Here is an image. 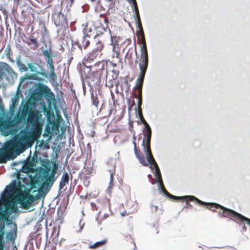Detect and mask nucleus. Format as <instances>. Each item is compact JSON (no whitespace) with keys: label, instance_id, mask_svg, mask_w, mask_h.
Masks as SVG:
<instances>
[{"label":"nucleus","instance_id":"6e6d98bb","mask_svg":"<svg viewBox=\"0 0 250 250\" xmlns=\"http://www.w3.org/2000/svg\"><path fill=\"white\" fill-rule=\"evenodd\" d=\"M131 243L133 244L134 249H135L136 248L135 244L133 240L132 239H131Z\"/></svg>","mask_w":250,"mask_h":250},{"label":"nucleus","instance_id":"7c9ffc66","mask_svg":"<svg viewBox=\"0 0 250 250\" xmlns=\"http://www.w3.org/2000/svg\"><path fill=\"white\" fill-rule=\"evenodd\" d=\"M15 237L16 234H14V233L12 231L8 232L7 233L6 238L8 240L14 241L15 239Z\"/></svg>","mask_w":250,"mask_h":250},{"label":"nucleus","instance_id":"4468645a","mask_svg":"<svg viewBox=\"0 0 250 250\" xmlns=\"http://www.w3.org/2000/svg\"><path fill=\"white\" fill-rule=\"evenodd\" d=\"M11 68L9 65L4 62H0V80L6 76V72H9Z\"/></svg>","mask_w":250,"mask_h":250},{"label":"nucleus","instance_id":"6ab92c4d","mask_svg":"<svg viewBox=\"0 0 250 250\" xmlns=\"http://www.w3.org/2000/svg\"><path fill=\"white\" fill-rule=\"evenodd\" d=\"M82 27H83V36H86L90 37L91 33L92 31V30L90 27H89L88 22H86L85 23H83L82 25Z\"/></svg>","mask_w":250,"mask_h":250},{"label":"nucleus","instance_id":"de8ad7c7","mask_svg":"<svg viewBox=\"0 0 250 250\" xmlns=\"http://www.w3.org/2000/svg\"><path fill=\"white\" fill-rule=\"evenodd\" d=\"M132 2L133 5L134 6V10H136V9H138V5H137V3L136 0Z\"/></svg>","mask_w":250,"mask_h":250},{"label":"nucleus","instance_id":"a878e982","mask_svg":"<svg viewBox=\"0 0 250 250\" xmlns=\"http://www.w3.org/2000/svg\"><path fill=\"white\" fill-rule=\"evenodd\" d=\"M59 245L60 247L62 248H67L69 246V242L68 240L62 238L60 240Z\"/></svg>","mask_w":250,"mask_h":250},{"label":"nucleus","instance_id":"bf43d9fd","mask_svg":"<svg viewBox=\"0 0 250 250\" xmlns=\"http://www.w3.org/2000/svg\"><path fill=\"white\" fill-rule=\"evenodd\" d=\"M2 35V29L0 27V39L1 38Z\"/></svg>","mask_w":250,"mask_h":250},{"label":"nucleus","instance_id":"ea45409f","mask_svg":"<svg viewBox=\"0 0 250 250\" xmlns=\"http://www.w3.org/2000/svg\"><path fill=\"white\" fill-rule=\"evenodd\" d=\"M51 180H52V176H50L47 177V178L45 180L44 182H46V183L48 184V185L49 186H51V185H52V183H53V182H51Z\"/></svg>","mask_w":250,"mask_h":250},{"label":"nucleus","instance_id":"f704fd0d","mask_svg":"<svg viewBox=\"0 0 250 250\" xmlns=\"http://www.w3.org/2000/svg\"><path fill=\"white\" fill-rule=\"evenodd\" d=\"M134 97L138 99V110H142L141 109V105L142 104V97H138V96L135 95Z\"/></svg>","mask_w":250,"mask_h":250},{"label":"nucleus","instance_id":"2eb2a0df","mask_svg":"<svg viewBox=\"0 0 250 250\" xmlns=\"http://www.w3.org/2000/svg\"><path fill=\"white\" fill-rule=\"evenodd\" d=\"M93 69V71L97 73H99L101 74V73L103 70L105 69V65L104 61H98L93 65L92 66V68Z\"/></svg>","mask_w":250,"mask_h":250},{"label":"nucleus","instance_id":"a19ab883","mask_svg":"<svg viewBox=\"0 0 250 250\" xmlns=\"http://www.w3.org/2000/svg\"><path fill=\"white\" fill-rule=\"evenodd\" d=\"M184 200H185L186 201V205L188 208H192V205H191L189 202L191 201L190 200H188V198H184Z\"/></svg>","mask_w":250,"mask_h":250},{"label":"nucleus","instance_id":"a18cd8bd","mask_svg":"<svg viewBox=\"0 0 250 250\" xmlns=\"http://www.w3.org/2000/svg\"><path fill=\"white\" fill-rule=\"evenodd\" d=\"M47 63L49 65L50 64H53V61L52 57L46 59Z\"/></svg>","mask_w":250,"mask_h":250},{"label":"nucleus","instance_id":"ddd939ff","mask_svg":"<svg viewBox=\"0 0 250 250\" xmlns=\"http://www.w3.org/2000/svg\"><path fill=\"white\" fill-rule=\"evenodd\" d=\"M167 196H168L169 198L172 199L179 200H184V198H188V200L191 201V202H194L195 203H200L203 204H205L204 203L201 202V200H199V199H198L197 198L193 195L176 196L171 194L170 193H169Z\"/></svg>","mask_w":250,"mask_h":250},{"label":"nucleus","instance_id":"473e14b6","mask_svg":"<svg viewBox=\"0 0 250 250\" xmlns=\"http://www.w3.org/2000/svg\"><path fill=\"white\" fill-rule=\"evenodd\" d=\"M50 187L48 185V184L46 183V182H43L40 188V190L43 191V190H48L49 187Z\"/></svg>","mask_w":250,"mask_h":250},{"label":"nucleus","instance_id":"864d4df0","mask_svg":"<svg viewBox=\"0 0 250 250\" xmlns=\"http://www.w3.org/2000/svg\"><path fill=\"white\" fill-rule=\"evenodd\" d=\"M127 214H127V212H126V210H125V211H123V212L121 213V216H123H123H125V215H127Z\"/></svg>","mask_w":250,"mask_h":250},{"label":"nucleus","instance_id":"09e8293b","mask_svg":"<svg viewBox=\"0 0 250 250\" xmlns=\"http://www.w3.org/2000/svg\"><path fill=\"white\" fill-rule=\"evenodd\" d=\"M158 208V207H157V206H156L152 205V206H151V209H152V210H153V211H157Z\"/></svg>","mask_w":250,"mask_h":250},{"label":"nucleus","instance_id":"9b49d317","mask_svg":"<svg viewBox=\"0 0 250 250\" xmlns=\"http://www.w3.org/2000/svg\"><path fill=\"white\" fill-rule=\"evenodd\" d=\"M136 137L133 136V144L134 145V151L135 155L137 158L138 159L139 162L144 166L147 167L148 166V162L146 160L144 154L142 153L140 149L137 148L136 143L135 142Z\"/></svg>","mask_w":250,"mask_h":250},{"label":"nucleus","instance_id":"13d9d810","mask_svg":"<svg viewBox=\"0 0 250 250\" xmlns=\"http://www.w3.org/2000/svg\"><path fill=\"white\" fill-rule=\"evenodd\" d=\"M29 67L30 68L31 71H33V68L34 67V66L32 64H29Z\"/></svg>","mask_w":250,"mask_h":250},{"label":"nucleus","instance_id":"4c0bfd02","mask_svg":"<svg viewBox=\"0 0 250 250\" xmlns=\"http://www.w3.org/2000/svg\"><path fill=\"white\" fill-rule=\"evenodd\" d=\"M112 79L114 80V81L117 79L119 75V72H116V71H112Z\"/></svg>","mask_w":250,"mask_h":250},{"label":"nucleus","instance_id":"393cba45","mask_svg":"<svg viewBox=\"0 0 250 250\" xmlns=\"http://www.w3.org/2000/svg\"><path fill=\"white\" fill-rule=\"evenodd\" d=\"M91 98L92 99V104L94 105L96 107H98L99 104V100L97 93H94L92 92L91 93Z\"/></svg>","mask_w":250,"mask_h":250},{"label":"nucleus","instance_id":"4be33fe9","mask_svg":"<svg viewBox=\"0 0 250 250\" xmlns=\"http://www.w3.org/2000/svg\"><path fill=\"white\" fill-rule=\"evenodd\" d=\"M104 48V43L100 41L97 42L96 43V47L93 48L92 50H95L96 52L99 54L100 55H102V51Z\"/></svg>","mask_w":250,"mask_h":250},{"label":"nucleus","instance_id":"39448f33","mask_svg":"<svg viewBox=\"0 0 250 250\" xmlns=\"http://www.w3.org/2000/svg\"><path fill=\"white\" fill-rule=\"evenodd\" d=\"M52 20L57 26H62L67 24V20L63 13H62L61 6L58 5L55 7L52 14Z\"/></svg>","mask_w":250,"mask_h":250},{"label":"nucleus","instance_id":"9d476101","mask_svg":"<svg viewBox=\"0 0 250 250\" xmlns=\"http://www.w3.org/2000/svg\"><path fill=\"white\" fill-rule=\"evenodd\" d=\"M99 54L97 53L95 50H92L87 54L83 60V63L84 66L87 68H92V65L89 64L93 62L94 60L98 57H100Z\"/></svg>","mask_w":250,"mask_h":250},{"label":"nucleus","instance_id":"f03ea898","mask_svg":"<svg viewBox=\"0 0 250 250\" xmlns=\"http://www.w3.org/2000/svg\"><path fill=\"white\" fill-rule=\"evenodd\" d=\"M205 204L200 203H197L202 206H207V208L213 212H216L215 209H218L217 211L218 215L220 217L229 218L236 221L237 220L239 222H246V223L250 226V219L242 215V214L236 212L235 211L227 208L223 206L215 203H208L201 201Z\"/></svg>","mask_w":250,"mask_h":250},{"label":"nucleus","instance_id":"a211bd4d","mask_svg":"<svg viewBox=\"0 0 250 250\" xmlns=\"http://www.w3.org/2000/svg\"><path fill=\"white\" fill-rule=\"evenodd\" d=\"M9 160H10V157L8 152L0 148V164L5 163Z\"/></svg>","mask_w":250,"mask_h":250},{"label":"nucleus","instance_id":"bb28decb","mask_svg":"<svg viewBox=\"0 0 250 250\" xmlns=\"http://www.w3.org/2000/svg\"><path fill=\"white\" fill-rule=\"evenodd\" d=\"M19 101V97L18 96H15L12 100V104L10 106V110H14L15 108L16 105L18 104Z\"/></svg>","mask_w":250,"mask_h":250},{"label":"nucleus","instance_id":"f3484780","mask_svg":"<svg viewBox=\"0 0 250 250\" xmlns=\"http://www.w3.org/2000/svg\"><path fill=\"white\" fill-rule=\"evenodd\" d=\"M112 46V50L113 51V52L115 53V55L114 54L112 56V65L114 66H116L117 65V64L116 63H114L113 62L114 61L113 59L116 57L119 59H120V49H121V47L120 46V44H118V45H111Z\"/></svg>","mask_w":250,"mask_h":250},{"label":"nucleus","instance_id":"cd10ccee","mask_svg":"<svg viewBox=\"0 0 250 250\" xmlns=\"http://www.w3.org/2000/svg\"><path fill=\"white\" fill-rule=\"evenodd\" d=\"M121 40L120 37L111 36V45H118Z\"/></svg>","mask_w":250,"mask_h":250},{"label":"nucleus","instance_id":"c756f323","mask_svg":"<svg viewBox=\"0 0 250 250\" xmlns=\"http://www.w3.org/2000/svg\"><path fill=\"white\" fill-rule=\"evenodd\" d=\"M3 127L5 128H9L13 126V122L11 121H5L2 123Z\"/></svg>","mask_w":250,"mask_h":250},{"label":"nucleus","instance_id":"603ef678","mask_svg":"<svg viewBox=\"0 0 250 250\" xmlns=\"http://www.w3.org/2000/svg\"><path fill=\"white\" fill-rule=\"evenodd\" d=\"M49 65L50 68V71H55L53 64H50Z\"/></svg>","mask_w":250,"mask_h":250},{"label":"nucleus","instance_id":"69168bd1","mask_svg":"<svg viewBox=\"0 0 250 250\" xmlns=\"http://www.w3.org/2000/svg\"><path fill=\"white\" fill-rule=\"evenodd\" d=\"M243 229H244V230H245V231H246V230L247 228H246V227H245V225L243 226Z\"/></svg>","mask_w":250,"mask_h":250},{"label":"nucleus","instance_id":"b1692460","mask_svg":"<svg viewBox=\"0 0 250 250\" xmlns=\"http://www.w3.org/2000/svg\"><path fill=\"white\" fill-rule=\"evenodd\" d=\"M6 208H10L12 212H16L17 211L18 208L17 204L15 202H10L5 205Z\"/></svg>","mask_w":250,"mask_h":250},{"label":"nucleus","instance_id":"4d7b16f0","mask_svg":"<svg viewBox=\"0 0 250 250\" xmlns=\"http://www.w3.org/2000/svg\"><path fill=\"white\" fill-rule=\"evenodd\" d=\"M104 21L105 23H108V19H107V17H104Z\"/></svg>","mask_w":250,"mask_h":250},{"label":"nucleus","instance_id":"aec40b11","mask_svg":"<svg viewBox=\"0 0 250 250\" xmlns=\"http://www.w3.org/2000/svg\"><path fill=\"white\" fill-rule=\"evenodd\" d=\"M90 37L86 36H83L82 40H81V44L82 46V49L83 48L84 50H86L90 44V42L89 40Z\"/></svg>","mask_w":250,"mask_h":250},{"label":"nucleus","instance_id":"c9c22d12","mask_svg":"<svg viewBox=\"0 0 250 250\" xmlns=\"http://www.w3.org/2000/svg\"><path fill=\"white\" fill-rule=\"evenodd\" d=\"M50 76L51 80L55 82L57 80V76L55 73V71H50Z\"/></svg>","mask_w":250,"mask_h":250},{"label":"nucleus","instance_id":"7ed1b4c3","mask_svg":"<svg viewBox=\"0 0 250 250\" xmlns=\"http://www.w3.org/2000/svg\"><path fill=\"white\" fill-rule=\"evenodd\" d=\"M144 135L146 139H144L143 141V145L144 146V151L147 152L146 158L148 163L156 162L150 148V140L151 138V129L150 127H147L146 130L144 131Z\"/></svg>","mask_w":250,"mask_h":250},{"label":"nucleus","instance_id":"e2e57ef3","mask_svg":"<svg viewBox=\"0 0 250 250\" xmlns=\"http://www.w3.org/2000/svg\"><path fill=\"white\" fill-rule=\"evenodd\" d=\"M20 0H14V2L19 4Z\"/></svg>","mask_w":250,"mask_h":250},{"label":"nucleus","instance_id":"79ce46f5","mask_svg":"<svg viewBox=\"0 0 250 250\" xmlns=\"http://www.w3.org/2000/svg\"><path fill=\"white\" fill-rule=\"evenodd\" d=\"M138 114L141 122H145V120L143 117L142 110H138Z\"/></svg>","mask_w":250,"mask_h":250},{"label":"nucleus","instance_id":"72a5a7b5","mask_svg":"<svg viewBox=\"0 0 250 250\" xmlns=\"http://www.w3.org/2000/svg\"><path fill=\"white\" fill-rule=\"evenodd\" d=\"M135 11L136 17V20H137V22L138 25H139L140 24H142L141 23V18H140V17L139 9L135 10Z\"/></svg>","mask_w":250,"mask_h":250},{"label":"nucleus","instance_id":"1a4fd4ad","mask_svg":"<svg viewBox=\"0 0 250 250\" xmlns=\"http://www.w3.org/2000/svg\"><path fill=\"white\" fill-rule=\"evenodd\" d=\"M71 47L70 54L71 55L77 57L83 55L82 46L79 41L77 39L71 38Z\"/></svg>","mask_w":250,"mask_h":250},{"label":"nucleus","instance_id":"0eeeda50","mask_svg":"<svg viewBox=\"0 0 250 250\" xmlns=\"http://www.w3.org/2000/svg\"><path fill=\"white\" fill-rule=\"evenodd\" d=\"M35 199L33 196L25 192L20 194L18 201L22 208L27 209L32 206V203Z\"/></svg>","mask_w":250,"mask_h":250},{"label":"nucleus","instance_id":"2f4dec72","mask_svg":"<svg viewBox=\"0 0 250 250\" xmlns=\"http://www.w3.org/2000/svg\"><path fill=\"white\" fill-rule=\"evenodd\" d=\"M39 90L42 93H47L48 91H50V89L46 85H42L40 87Z\"/></svg>","mask_w":250,"mask_h":250},{"label":"nucleus","instance_id":"37998d69","mask_svg":"<svg viewBox=\"0 0 250 250\" xmlns=\"http://www.w3.org/2000/svg\"><path fill=\"white\" fill-rule=\"evenodd\" d=\"M134 88L137 89L138 91V95H137L138 97H142V88L134 87Z\"/></svg>","mask_w":250,"mask_h":250},{"label":"nucleus","instance_id":"6e6552de","mask_svg":"<svg viewBox=\"0 0 250 250\" xmlns=\"http://www.w3.org/2000/svg\"><path fill=\"white\" fill-rule=\"evenodd\" d=\"M149 164L150 165V168L152 170H153L154 168L155 169L154 175L156 178L157 181L158 183H159L160 187H161L164 193L167 196L169 193L167 190V189H166V188L164 186V185L163 182V180H162V175H161V172H160V170L159 169L158 165H157L156 162L150 163H149Z\"/></svg>","mask_w":250,"mask_h":250},{"label":"nucleus","instance_id":"c03bdc74","mask_svg":"<svg viewBox=\"0 0 250 250\" xmlns=\"http://www.w3.org/2000/svg\"><path fill=\"white\" fill-rule=\"evenodd\" d=\"M11 49L8 48H6L5 49V53H6V56L7 57V58H10V56H11Z\"/></svg>","mask_w":250,"mask_h":250},{"label":"nucleus","instance_id":"052dcab7","mask_svg":"<svg viewBox=\"0 0 250 250\" xmlns=\"http://www.w3.org/2000/svg\"><path fill=\"white\" fill-rule=\"evenodd\" d=\"M74 0H70V6L72 5L73 4Z\"/></svg>","mask_w":250,"mask_h":250},{"label":"nucleus","instance_id":"0e129e2a","mask_svg":"<svg viewBox=\"0 0 250 250\" xmlns=\"http://www.w3.org/2000/svg\"><path fill=\"white\" fill-rule=\"evenodd\" d=\"M129 2L131 3V2H133L134 1H135L136 0H127Z\"/></svg>","mask_w":250,"mask_h":250},{"label":"nucleus","instance_id":"5fc2aeb1","mask_svg":"<svg viewBox=\"0 0 250 250\" xmlns=\"http://www.w3.org/2000/svg\"><path fill=\"white\" fill-rule=\"evenodd\" d=\"M97 27H100V25H101V22L98 20L97 21Z\"/></svg>","mask_w":250,"mask_h":250},{"label":"nucleus","instance_id":"f8f14e48","mask_svg":"<svg viewBox=\"0 0 250 250\" xmlns=\"http://www.w3.org/2000/svg\"><path fill=\"white\" fill-rule=\"evenodd\" d=\"M24 42L29 46L30 49L33 50H37L40 46L39 41L33 36L27 38Z\"/></svg>","mask_w":250,"mask_h":250},{"label":"nucleus","instance_id":"20e7f679","mask_svg":"<svg viewBox=\"0 0 250 250\" xmlns=\"http://www.w3.org/2000/svg\"><path fill=\"white\" fill-rule=\"evenodd\" d=\"M139 31L137 32V35L140 36V39L138 37V43L141 44V56L140 59L148 60V55L146 47V43L145 39V33L143 30L142 24L138 25Z\"/></svg>","mask_w":250,"mask_h":250},{"label":"nucleus","instance_id":"58836bf2","mask_svg":"<svg viewBox=\"0 0 250 250\" xmlns=\"http://www.w3.org/2000/svg\"><path fill=\"white\" fill-rule=\"evenodd\" d=\"M108 84V87H113L114 84L115 83V81L113 79H109L107 82H106V84Z\"/></svg>","mask_w":250,"mask_h":250},{"label":"nucleus","instance_id":"5701e85b","mask_svg":"<svg viewBox=\"0 0 250 250\" xmlns=\"http://www.w3.org/2000/svg\"><path fill=\"white\" fill-rule=\"evenodd\" d=\"M15 189V187L14 185H9L8 187H7L6 193L4 194L2 197L3 200L4 201L5 199H7L10 194L14 192Z\"/></svg>","mask_w":250,"mask_h":250},{"label":"nucleus","instance_id":"8fccbe9b","mask_svg":"<svg viewBox=\"0 0 250 250\" xmlns=\"http://www.w3.org/2000/svg\"><path fill=\"white\" fill-rule=\"evenodd\" d=\"M142 123L145 125L146 129L147 128V127H150V126L149 125L147 124L146 120L145 122L143 121L142 122Z\"/></svg>","mask_w":250,"mask_h":250},{"label":"nucleus","instance_id":"412c9836","mask_svg":"<svg viewBox=\"0 0 250 250\" xmlns=\"http://www.w3.org/2000/svg\"><path fill=\"white\" fill-rule=\"evenodd\" d=\"M107 242V239H104L102 241L95 242L93 244L89 246L90 249H96L104 245Z\"/></svg>","mask_w":250,"mask_h":250},{"label":"nucleus","instance_id":"f257e3e1","mask_svg":"<svg viewBox=\"0 0 250 250\" xmlns=\"http://www.w3.org/2000/svg\"><path fill=\"white\" fill-rule=\"evenodd\" d=\"M35 101L36 98L32 95L22 105L21 118L24 121L26 120V127H31V131L27 133L23 140L35 141L40 137L42 133V115L38 110L34 109L36 105Z\"/></svg>","mask_w":250,"mask_h":250},{"label":"nucleus","instance_id":"3c124183","mask_svg":"<svg viewBox=\"0 0 250 250\" xmlns=\"http://www.w3.org/2000/svg\"><path fill=\"white\" fill-rule=\"evenodd\" d=\"M85 179V182L87 181V184L86 185L85 184H84V185L86 186H88L89 184V178L88 177H85L84 178Z\"/></svg>","mask_w":250,"mask_h":250},{"label":"nucleus","instance_id":"338daca9","mask_svg":"<svg viewBox=\"0 0 250 250\" xmlns=\"http://www.w3.org/2000/svg\"><path fill=\"white\" fill-rule=\"evenodd\" d=\"M89 1H90L92 2H95L96 0H88Z\"/></svg>","mask_w":250,"mask_h":250},{"label":"nucleus","instance_id":"680f3d73","mask_svg":"<svg viewBox=\"0 0 250 250\" xmlns=\"http://www.w3.org/2000/svg\"><path fill=\"white\" fill-rule=\"evenodd\" d=\"M110 179H111V181H112V180L113 179V173H111V174H110Z\"/></svg>","mask_w":250,"mask_h":250},{"label":"nucleus","instance_id":"dca6fc26","mask_svg":"<svg viewBox=\"0 0 250 250\" xmlns=\"http://www.w3.org/2000/svg\"><path fill=\"white\" fill-rule=\"evenodd\" d=\"M69 178V175L67 172L64 171L59 184L60 189H62L66 185L68 184Z\"/></svg>","mask_w":250,"mask_h":250},{"label":"nucleus","instance_id":"423d86ee","mask_svg":"<svg viewBox=\"0 0 250 250\" xmlns=\"http://www.w3.org/2000/svg\"><path fill=\"white\" fill-rule=\"evenodd\" d=\"M139 61L140 73L135 87L142 88L145 76L148 67V60L140 59Z\"/></svg>","mask_w":250,"mask_h":250},{"label":"nucleus","instance_id":"e433bc0d","mask_svg":"<svg viewBox=\"0 0 250 250\" xmlns=\"http://www.w3.org/2000/svg\"><path fill=\"white\" fill-rule=\"evenodd\" d=\"M42 54L45 57L47 58V59L52 57L51 52L49 51L48 50L43 51Z\"/></svg>","mask_w":250,"mask_h":250},{"label":"nucleus","instance_id":"c85d7f7f","mask_svg":"<svg viewBox=\"0 0 250 250\" xmlns=\"http://www.w3.org/2000/svg\"><path fill=\"white\" fill-rule=\"evenodd\" d=\"M22 143L21 140H14L11 143V146L13 148H18L21 146Z\"/></svg>","mask_w":250,"mask_h":250},{"label":"nucleus","instance_id":"49530a36","mask_svg":"<svg viewBox=\"0 0 250 250\" xmlns=\"http://www.w3.org/2000/svg\"><path fill=\"white\" fill-rule=\"evenodd\" d=\"M148 178L149 179V181L151 182V183L153 185L154 182H153V180L152 179V175L151 174H148L147 175Z\"/></svg>","mask_w":250,"mask_h":250},{"label":"nucleus","instance_id":"774afa93","mask_svg":"<svg viewBox=\"0 0 250 250\" xmlns=\"http://www.w3.org/2000/svg\"><path fill=\"white\" fill-rule=\"evenodd\" d=\"M41 42H42V43H45V42H44V40H41Z\"/></svg>","mask_w":250,"mask_h":250}]
</instances>
